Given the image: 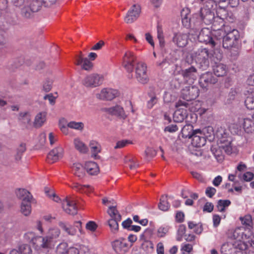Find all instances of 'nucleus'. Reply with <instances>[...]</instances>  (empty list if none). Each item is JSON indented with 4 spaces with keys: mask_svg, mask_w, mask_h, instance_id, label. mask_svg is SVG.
I'll return each instance as SVG.
<instances>
[{
    "mask_svg": "<svg viewBox=\"0 0 254 254\" xmlns=\"http://www.w3.org/2000/svg\"><path fill=\"white\" fill-rule=\"evenodd\" d=\"M53 81L52 80H46L43 84V89L46 92H49L52 87Z\"/></svg>",
    "mask_w": 254,
    "mask_h": 254,
    "instance_id": "680f3d73",
    "label": "nucleus"
},
{
    "mask_svg": "<svg viewBox=\"0 0 254 254\" xmlns=\"http://www.w3.org/2000/svg\"><path fill=\"white\" fill-rule=\"evenodd\" d=\"M209 57L208 49L206 48H200L192 54V62L196 64H204L206 63Z\"/></svg>",
    "mask_w": 254,
    "mask_h": 254,
    "instance_id": "6e6552de",
    "label": "nucleus"
},
{
    "mask_svg": "<svg viewBox=\"0 0 254 254\" xmlns=\"http://www.w3.org/2000/svg\"><path fill=\"white\" fill-rule=\"evenodd\" d=\"M142 249L147 253H151L153 250V244L150 241H144L141 245Z\"/></svg>",
    "mask_w": 254,
    "mask_h": 254,
    "instance_id": "79ce46f5",
    "label": "nucleus"
},
{
    "mask_svg": "<svg viewBox=\"0 0 254 254\" xmlns=\"http://www.w3.org/2000/svg\"><path fill=\"white\" fill-rule=\"evenodd\" d=\"M231 204V201L229 200L220 199L217 202L216 206L218 210L220 212H223L225 210L226 207Z\"/></svg>",
    "mask_w": 254,
    "mask_h": 254,
    "instance_id": "a19ab883",
    "label": "nucleus"
},
{
    "mask_svg": "<svg viewBox=\"0 0 254 254\" xmlns=\"http://www.w3.org/2000/svg\"><path fill=\"white\" fill-rule=\"evenodd\" d=\"M219 148H212L211 151L218 161H222L224 159V156L221 152V149H223L225 152L229 154L232 153V148L231 140L225 138L219 139Z\"/></svg>",
    "mask_w": 254,
    "mask_h": 254,
    "instance_id": "f03ea898",
    "label": "nucleus"
},
{
    "mask_svg": "<svg viewBox=\"0 0 254 254\" xmlns=\"http://www.w3.org/2000/svg\"><path fill=\"white\" fill-rule=\"evenodd\" d=\"M26 150V146L24 143H21L16 149V154L14 156L15 160L16 161L20 160L23 153Z\"/></svg>",
    "mask_w": 254,
    "mask_h": 254,
    "instance_id": "ea45409f",
    "label": "nucleus"
},
{
    "mask_svg": "<svg viewBox=\"0 0 254 254\" xmlns=\"http://www.w3.org/2000/svg\"><path fill=\"white\" fill-rule=\"evenodd\" d=\"M186 231V227L184 225H181L178 230L176 240L181 241Z\"/></svg>",
    "mask_w": 254,
    "mask_h": 254,
    "instance_id": "09e8293b",
    "label": "nucleus"
},
{
    "mask_svg": "<svg viewBox=\"0 0 254 254\" xmlns=\"http://www.w3.org/2000/svg\"><path fill=\"white\" fill-rule=\"evenodd\" d=\"M72 188L76 189L77 191H81L84 189V188H88L90 190H91V187L88 185H81L78 183H74L73 185Z\"/></svg>",
    "mask_w": 254,
    "mask_h": 254,
    "instance_id": "13d9d810",
    "label": "nucleus"
},
{
    "mask_svg": "<svg viewBox=\"0 0 254 254\" xmlns=\"http://www.w3.org/2000/svg\"><path fill=\"white\" fill-rule=\"evenodd\" d=\"M196 69L193 66L189 68L183 69L181 71V74L186 80L190 79L191 82L196 78Z\"/></svg>",
    "mask_w": 254,
    "mask_h": 254,
    "instance_id": "412c9836",
    "label": "nucleus"
},
{
    "mask_svg": "<svg viewBox=\"0 0 254 254\" xmlns=\"http://www.w3.org/2000/svg\"><path fill=\"white\" fill-rule=\"evenodd\" d=\"M68 127L76 130H81L84 128V124L82 122L71 121L67 124Z\"/></svg>",
    "mask_w": 254,
    "mask_h": 254,
    "instance_id": "37998d69",
    "label": "nucleus"
},
{
    "mask_svg": "<svg viewBox=\"0 0 254 254\" xmlns=\"http://www.w3.org/2000/svg\"><path fill=\"white\" fill-rule=\"evenodd\" d=\"M20 211L25 216H28L31 213V200L22 201L20 207Z\"/></svg>",
    "mask_w": 254,
    "mask_h": 254,
    "instance_id": "72a5a7b5",
    "label": "nucleus"
},
{
    "mask_svg": "<svg viewBox=\"0 0 254 254\" xmlns=\"http://www.w3.org/2000/svg\"><path fill=\"white\" fill-rule=\"evenodd\" d=\"M132 223V220L130 218H128L127 219H126V220L122 222V225L124 228L128 230L130 227L131 226V224Z\"/></svg>",
    "mask_w": 254,
    "mask_h": 254,
    "instance_id": "338daca9",
    "label": "nucleus"
},
{
    "mask_svg": "<svg viewBox=\"0 0 254 254\" xmlns=\"http://www.w3.org/2000/svg\"><path fill=\"white\" fill-rule=\"evenodd\" d=\"M103 111L108 112L111 114L120 117L123 119H125L126 117L123 108L119 105L111 108H104L103 109Z\"/></svg>",
    "mask_w": 254,
    "mask_h": 254,
    "instance_id": "4be33fe9",
    "label": "nucleus"
},
{
    "mask_svg": "<svg viewBox=\"0 0 254 254\" xmlns=\"http://www.w3.org/2000/svg\"><path fill=\"white\" fill-rule=\"evenodd\" d=\"M98 227L97 224L92 221L88 222L85 226L86 229L92 232H95Z\"/></svg>",
    "mask_w": 254,
    "mask_h": 254,
    "instance_id": "5fc2aeb1",
    "label": "nucleus"
},
{
    "mask_svg": "<svg viewBox=\"0 0 254 254\" xmlns=\"http://www.w3.org/2000/svg\"><path fill=\"white\" fill-rule=\"evenodd\" d=\"M30 247L27 244H22L19 247V254H32Z\"/></svg>",
    "mask_w": 254,
    "mask_h": 254,
    "instance_id": "49530a36",
    "label": "nucleus"
},
{
    "mask_svg": "<svg viewBox=\"0 0 254 254\" xmlns=\"http://www.w3.org/2000/svg\"><path fill=\"white\" fill-rule=\"evenodd\" d=\"M189 15V10L188 9H183L181 12V16H182V23L183 25L189 28L191 26V23L195 24L194 19L195 18H197L198 15L197 14H195L193 16V17L191 18H189L188 15Z\"/></svg>",
    "mask_w": 254,
    "mask_h": 254,
    "instance_id": "aec40b11",
    "label": "nucleus"
},
{
    "mask_svg": "<svg viewBox=\"0 0 254 254\" xmlns=\"http://www.w3.org/2000/svg\"><path fill=\"white\" fill-rule=\"evenodd\" d=\"M238 177L241 180H243L246 182L251 181L254 178V174L252 172H247L242 175L241 174H238Z\"/></svg>",
    "mask_w": 254,
    "mask_h": 254,
    "instance_id": "864d4df0",
    "label": "nucleus"
},
{
    "mask_svg": "<svg viewBox=\"0 0 254 254\" xmlns=\"http://www.w3.org/2000/svg\"><path fill=\"white\" fill-rule=\"evenodd\" d=\"M118 92L117 90L112 88H105L100 93L96 94L97 99L102 100H112L117 97Z\"/></svg>",
    "mask_w": 254,
    "mask_h": 254,
    "instance_id": "9b49d317",
    "label": "nucleus"
},
{
    "mask_svg": "<svg viewBox=\"0 0 254 254\" xmlns=\"http://www.w3.org/2000/svg\"><path fill=\"white\" fill-rule=\"evenodd\" d=\"M135 77L137 81L142 84H145L148 81L146 64H136Z\"/></svg>",
    "mask_w": 254,
    "mask_h": 254,
    "instance_id": "1a4fd4ad",
    "label": "nucleus"
},
{
    "mask_svg": "<svg viewBox=\"0 0 254 254\" xmlns=\"http://www.w3.org/2000/svg\"><path fill=\"white\" fill-rule=\"evenodd\" d=\"M37 237V236H36L35 234L32 232H28L24 235V239L27 242L31 243L34 246H35V240Z\"/></svg>",
    "mask_w": 254,
    "mask_h": 254,
    "instance_id": "de8ad7c7",
    "label": "nucleus"
},
{
    "mask_svg": "<svg viewBox=\"0 0 254 254\" xmlns=\"http://www.w3.org/2000/svg\"><path fill=\"white\" fill-rule=\"evenodd\" d=\"M240 219L242 223L246 226H250L252 223V218L250 215H246L243 218H241Z\"/></svg>",
    "mask_w": 254,
    "mask_h": 254,
    "instance_id": "4d7b16f0",
    "label": "nucleus"
},
{
    "mask_svg": "<svg viewBox=\"0 0 254 254\" xmlns=\"http://www.w3.org/2000/svg\"><path fill=\"white\" fill-rule=\"evenodd\" d=\"M199 42L208 45L213 50L218 49L220 46V41L207 28H202L197 35Z\"/></svg>",
    "mask_w": 254,
    "mask_h": 254,
    "instance_id": "f257e3e1",
    "label": "nucleus"
},
{
    "mask_svg": "<svg viewBox=\"0 0 254 254\" xmlns=\"http://www.w3.org/2000/svg\"><path fill=\"white\" fill-rule=\"evenodd\" d=\"M60 234V230L58 228H52L49 230L47 236L53 242L59 237Z\"/></svg>",
    "mask_w": 254,
    "mask_h": 254,
    "instance_id": "58836bf2",
    "label": "nucleus"
},
{
    "mask_svg": "<svg viewBox=\"0 0 254 254\" xmlns=\"http://www.w3.org/2000/svg\"><path fill=\"white\" fill-rule=\"evenodd\" d=\"M213 70L216 76H222L225 75L227 68L226 64H214L213 66Z\"/></svg>",
    "mask_w": 254,
    "mask_h": 254,
    "instance_id": "c756f323",
    "label": "nucleus"
},
{
    "mask_svg": "<svg viewBox=\"0 0 254 254\" xmlns=\"http://www.w3.org/2000/svg\"><path fill=\"white\" fill-rule=\"evenodd\" d=\"M246 99L245 104L247 109L254 110V91L248 90L245 94Z\"/></svg>",
    "mask_w": 254,
    "mask_h": 254,
    "instance_id": "b1692460",
    "label": "nucleus"
},
{
    "mask_svg": "<svg viewBox=\"0 0 254 254\" xmlns=\"http://www.w3.org/2000/svg\"><path fill=\"white\" fill-rule=\"evenodd\" d=\"M64 149L61 147H58L53 149L49 152L47 156V160L50 163H53L60 158H62L63 155Z\"/></svg>",
    "mask_w": 254,
    "mask_h": 254,
    "instance_id": "6ab92c4d",
    "label": "nucleus"
},
{
    "mask_svg": "<svg viewBox=\"0 0 254 254\" xmlns=\"http://www.w3.org/2000/svg\"><path fill=\"white\" fill-rule=\"evenodd\" d=\"M15 234L14 230L11 228H0V240L3 241H7L12 239Z\"/></svg>",
    "mask_w": 254,
    "mask_h": 254,
    "instance_id": "5701e85b",
    "label": "nucleus"
},
{
    "mask_svg": "<svg viewBox=\"0 0 254 254\" xmlns=\"http://www.w3.org/2000/svg\"><path fill=\"white\" fill-rule=\"evenodd\" d=\"M141 13V7L138 4H133L128 10L124 18L126 23L130 24L136 21Z\"/></svg>",
    "mask_w": 254,
    "mask_h": 254,
    "instance_id": "39448f33",
    "label": "nucleus"
},
{
    "mask_svg": "<svg viewBox=\"0 0 254 254\" xmlns=\"http://www.w3.org/2000/svg\"><path fill=\"white\" fill-rule=\"evenodd\" d=\"M18 198L22 200V201L31 200L32 196L30 193L25 189H19L16 191Z\"/></svg>",
    "mask_w": 254,
    "mask_h": 254,
    "instance_id": "cd10ccee",
    "label": "nucleus"
},
{
    "mask_svg": "<svg viewBox=\"0 0 254 254\" xmlns=\"http://www.w3.org/2000/svg\"><path fill=\"white\" fill-rule=\"evenodd\" d=\"M85 167L79 163H74L72 166V170L74 174L79 179H82L85 176Z\"/></svg>",
    "mask_w": 254,
    "mask_h": 254,
    "instance_id": "bb28decb",
    "label": "nucleus"
},
{
    "mask_svg": "<svg viewBox=\"0 0 254 254\" xmlns=\"http://www.w3.org/2000/svg\"><path fill=\"white\" fill-rule=\"evenodd\" d=\"M170 227L168 226H162L157 230V236L162 238L165 236L168 232Z\"/></svg>",
    "mask_w": 254,
    "mask_h": 254,
    "instance_id": "8fccbe9b",
    "label": "nucleus"
},
{
    "mask_svg": "<svg viewBox=\"0 0 254 254\" xmlns=\"http://www.w3.org/2000/svg\"><path fill=\"white\" fill-rule=\"evenodd\" d=\"M199 90L197 86L190 85L184 87L181 91V97L186 102L194 100L199 95Z\"/></svg>",
    "mask_w": 254,
    "mask_h": 254,
    "instance_id": "20e7f679",
    "label": "nucleus"
},
{
    "mask_svg": "<svg viewBox=\"0 0 254 254\" xmlns=\"http://www.w3.org/2000/svg\"><path fill=\"white\" fill-rule=\"evenodd\" d=\"M103 81V77L97 74H92L86 76L83 80V85L86 87L94 88L100 86Z\"/></svg>",
    "mask_w": 254,
    "mask_h": 254,
    "instance_id": "423d86ee",
    "label": "nucleus"
},
{
    "mask_svg": "<svg viewBox=\"0 0 254 254\" xmlns=\"http://www.w3.org/2000/svg\"><path fill=\"white\" fill-rule=\"evenodd\" d=\"M146 158H153L156 155V151L152 148L148 147L144 152Z\"/></svg>",
    "mask_w": 254,
    "mask_h": 254,
    "instance_id": "6e6d98bb",
    "label": "nucleus"
},
{
    "mask_svg": "<svg viewBox=\"0 0 254 254\" xmlns=\"http://www.w3.org/2000/svg\"><path fill=\"white\" fill-rule=\"evenodd\" d=\"M188 102L179 100L176 103L175 107L178 108L174 114L173 119L175 122L181 123L187 118L188 114L186 109L189 108Z\"/></svg>",
    "mask_w": 254,
    "mask_h": 254,
    "instance_id": "7ed1b4c3",
    "label": "nucleus"
},
{
    "mask_svg": "<svg viewBox=\"0 0 254 254\" xmlns=\"http://www.w3.org/2000/svg\"><path fill=\"white\" fill-rule=\"evenodd\" d=\"M73 144L75 149L80 153H85L88 151V147L79 138H75Z\"/></svg>",
    "mask_w": 254,
    "mask_h": 254,
    "instance_id": "7c9ffc66",
    "label": "nucleus"
},
{
    "mask_svg": "<svg viewBox=\"0 0 254 254\" xmlns=\"http://www.w3.org/2000/svg\"><path fill=\"white\" fill-rule=\"evenodd\" d=\"M129 142L127 140H123L117 142L116 145L115 146V149L121 148L126 146Z\"/></svg>",
    "mask_w": 254,
    "mask_h": 254,
    "instance_id": "774afa93",
    "label": "nucleus"
},
{
    "mask_svg": "<svg viewBox=\"0 0 254 254\" xmlns=\"http://www.w3.org/2000/svg\"><path fill=\"white\" fill-rule=\"evenodd\" d=\"M64 210L68 214L75 215L77 213L76 201L71 197H66L62 202Z\"/></svg>",
    "mask_w": 254,
    "mask_h": 254,
    "instance_id": "0eeeda50",
    "label": "nucleus"
},
{
    "mask_svg": "<svg viewBox=\"0 0 254 254\" xmlns=\"http://www.w3.org/2000/svg\"><path fill=\"white\" fill-rule=\"evenodd\" d=\"M97 57L96 53L94 52L90 53L88 57L86 58H83L82 54L80 52V54L77 57V64H89L90 62L94 61Z\"/></svg>",
    "mask_w": 254,
    "mask_h": 254,
    "instance_id": "393cba45",
    "label": "nucleus"
},
{
    "mask_svg": "<svg viewBox=\"0 0 254 254\" xmlns=\"http://www.w3.org/2000/svg\"><path fill=\"white\" fill-rule=\"evenodd\" d=\"M217 81V78L213 74L208 72L203 74L199 80V84L203 89H207V87L215 84Z\"/></svg>",
    "mask_w": 254,
    "mask_h": 254,
    "instance_id": "ddd939ff",
    "label": "nucleus"
},
{
    "mask_svg": "<svg viewBox=\"0 0 254 254\" xmlns=\"http://www.w3.org/2000/svg\"><path fill=\"white\" fill-rule=\"evenodd\" d=\"M85 169L86 172L91 175H97L99 171L97 164L92 161L86 162L85 164Z\"/></svg>",
    "mask_w": 254,
    "mask_h": 254,
    "instance_id": "a878e982",
    "label": "nucleus"
},
{
    "mask_svg": "<svg viewBox=\"0 0 254 254\" xmlns=\"http://www.w3.org/2000/svg\"><path fill=\"white\" fill-rule=\"evenodd\" d=\"M239 37V32L236 29H233L231 31L228 32L225 36V40L230 39L231 41L235 42L238 39Z\"/></svg>",
    "mask_w": 254,
    "mask_h": 254,
    "instance_id": "a18cd8bd",
    "label": "nucleus"
},
{
    "mask_svg": "<svg viewBox=\"0 0 254 254\" xmlns=\"http://www.w3.org/2000/svg\"><path fill=\"white\" fill-rule=\"evenodd\" d=\"M59 225L60 226V227L62 229H63V230H64L69 235L74 236L76 234V229H75V227L77 228L78 229L81 234H83L84 233V232L82 229L81 222L80 221L75 222L74 227L69 225H67L63 222H59Z\"/></svg>",
    "mask_w": 254,
    "mask_h": 254,
    "instance_id": "9d476101",
    "label": "nucleus"
},
{
    "mask_svg": "<svg viewBox=\"0 0 254 254\" xmlns=\"http://www.w3.org/2000/svg\"><path fill=\"white\" fill-rule=\"evenodd\" d=\"M26 2L34 12L38 11L41 6V2L38 0H27Z\"/></svg>",
    "mask_w": 254,
    "mask_h": 254,
    "instance_id": "4c0bfd02",
    "label": "nucleus"
},
{
    "mask_svg": "<svg viewBox=\"0 0 254 254\" xmlns=\"http://www.w3.org/2000/svg\"><path fill=\"white\" fill-rule=\"evenodd\" d=\"M167 195L161 196L158 204L159 209L163 211H168L170 207V204L167 201Z\"/></svg>",
    "mask_w": 254,
    "mask_h": 254,
    "instance_id": "f704fd0d",
    "label": "nucleus"
},
{
    "mask_svg": "<svg viewBox=\"0 0 254 254\" xmlns=\"http://www.w3.org/2000/svg\"><path fill=\"white\" fill-rule=\"evenodd\" d=\"M121 215H118L117 218H111L108 220V225L112 233H115L118 231V223L121 220Z\"/></svg>",
    "mask_w": 254,
    "mask_h": 254,
    "instance_id": "c85d7f7f",
    "label": "nucleus"
},
{
    "mask_svg": "<svg viewBox=\"0 0 254 254\" xmlns=\"http://www.w3.org/2000/svg\"><path fill=\"white\" fill-rule=\"evenodd\" d=\"M178 130V127L176 125H171L167 126L164 128L165 132L168 131L171 133L175 132Z\"/></svg>",
    "mask_w": 254,
    "mask_h": 254,
    "instance_id": "e2e57ef3",
    "label": "nucleus"
},
{
    "mask_svg": "<svg viewBox=\"0 0 254 254\" xmlns=\"http://www.w3.org/2000/svg\"><path fill=\"white\" fill-rule=\"evenodd\" d=\"M68 249L67 244L62 243L57 247V253L58 254H65Z\"/></svg>",
    "mask_w": 254,
    "mask_h": 254,
    "instance_id": "603ef678",
    "label": "nucleus"
},
{
    "mask_svg": "<svg viewBox=\"0 0 254 254\" xmlns=\"http://www.w3.org/2000/svg\"><path fill=\"white\" fill-rule=\"evenodd\" d=\"M189 34L183 32H176L174 34L172 41L178 47L183 48L188 43Z\"/></svg>",
    "mask_w": 254,
    "mask_h": 254,
    "instance_id": "f8f14e48",
    "label": "nucleus"
},
{
    "mask_svg": "<svg viewBox=\"0 0 254 254\" xmlns=\"http://www.w3.org/2000/svg\"><path fill=\"white\" fill-rule=\"evenodd\" d=\"M112 247L114 251L119 254H124L128 250L127 240L124 238H120L112 243Z\"/></svg>",
    "mask_w": 254,
    "mask_h": 254,
    "instance_id": "2eb2a0df",
    "label": "nucleus"
},
{
    "mask_svg": "<svg viewBox=\"0 0 254 254\" xmlns=\"http://www.w3.org/2000/svg\"><path fill=\"white\" fill-rule=\"evenodd\" d=\"M89 146L92 155L96 157L101 151L100 145L97 141L91 140L89 143Z\"/></svg>",
    "mask_w": 254,
    "mask_h": 254,
    "instance_id": "e433bc0d",
    "label": "nucleus"
},
{
    "mask_svg": "<svg viewBox=\"0 0 254 254\" xmlns=\"http://www.w3.org/2000/svg\"><path fill=\"white\" fill-rule=\"evenodd\" d=\"M104 45H105V42L102 40H100L97 43H96L95 45H94L91 48V50H93V51L100 50L104 46Z\"/></svg>",
    "mask_w": 254,
    "mask_h": 254,
    "instance_id": "0e129e2a",
    "label": "nucleus"
},
{
    "mask_svg": "<svg viewBox=\"0 0 254 254\" xmlns=\"http://www.w3.org/2000/svg\"><path fill=\"white\" fill-rule=\"evenodd\" d=\"M213 204L211 202H207L205 204L203 208V211L207 212H211L213 211Z\"/></svg>",
    "mask_w": 254,
    "mask_h": 254,
    "instance_id": "69168bd1",
    "label": "nucleus"
},
{
    "mask_svg": "<svg viewBox=\"0 0 254 254\" xmlns=\"http://www.w3.org/2000/svg\"><path fill=\"white\" fill-rule=\"evenodd\" d=\"M243 128L248 133L254 132V122L250 118L244 119Z\"/></svg>",
    "mask_w": 254,
    "mask_h": 254,
    "instance_id": "473e14b6",
    "label": "nucleus"
},
{
    "mask_svg": "<svg viewBox=\"0 0 254 254\" xmlns=\"http://www.w3.org/2000/svg\"><path fill=\"white\" fill-rule=\"evenodd\" d=\"M46 120V114L45 112L38 113L35 118L34 126L36 127H41Z\"/></svg>",
    "mask_w": 254,
    "mask_h": 254,
    "instance_id": "2f4dec72",
    "label": "nucleus"
},
{
    "mask_svg": "<svg viewBox=\"0 0 254 254\" xmlns=\"http://www.w3.org/2000/svg\"><path fill=\"white\" fill-rule=\"evenodd\" d=\"M197 130H193L192 126L190 125H187L182 128V133L183 136L185 137L190 138L195 132H196Z\"/></svg>",
    "mask_w": 254,
    "mask_h": 254,
    "instance_id": "c9c22d12",
    "label": "nucleus"
},
{
    "mask_svg": "<svg viewBox=\"0 0 254 254\" xmlns=\"http://www.w3.org/2000/svg\"><path fill=\"white\" fill-rule=\"evenodd\" d=\"M190 138H192V145L196 147H200L205 144V137L199 129H197Z\"/></svg>",
    "mask_w": 254,
    "mask_h": 254,
    "instance_id": "a211bd4d",
    "label": "nucleus"
},
{
    "mask_svg": "<svg viewBox=\"0 0 254 254\" xmlns=\"http://www.w3.org/2000/svg\"><path fill=\"white\" fill-rule=\"evenodd\" d=\"M216 192V190L212 187H208L205 190V194L206 195L211 198Z\"/></svg>",
    "mask_w": 254,
    "mask_h": 254,
    "instance_id": "052dcab7",
    "label": "nucleus"
},
{
    "mask_svg": "<svg viewBox=\"0 0 254 254\" xmlns=\"http://www.w3.org/2000/svg\"><path fill=\"white\" fill-rule=\"evenodd\" d=\"M135 57L134 56L132 53L130 52H127L123 58V61L124 64H132L135 62Z\"/></svg>",
    "mask_w": 254,
    "mask_h": 254,
    "instance_id": "c03bdc74",
    "label": "nucleus"
},
{
    "mask_svg": "<svg viewBox=\"0 0 254 254\" xmlns=\"http://www.w3.org/2000/svg\"><path fill=\"white\" fill-rule=\"evenodd\" d=\"M234 41H231L230 39H227L225 40V36L223 37V47L224 48H229L232 47L235 44Z\"/></svg>",
    "mask_w": 254,
    "mask_h": 254,
    "instance_id": "bf43d9fd",
    "label": "nucleus"
},
{
    "mask_svg": "<svg viewBox=\"0 0 254 254\" xmlns=\"http://www.w3.org/2000/svg\"><path fill=\"white\" fill-rule=\"evenodd\" d=\"M52 243L47 236L45 237L37 236L35 240L34 247L37 250L42 248L48 249L51 247Z\"/></svg>",
    "mask_w": 254,
    "mask_h": 254,
    "instance_id": "dca6fc26",
    "label": "nucleus"
},
{
    "mask_svg": "<svg viewBox=\"0 0 254 254\" xmlns=\"http://www.w3.org/2000/svg\"><path fill=\"white\" fill-rule=\"evenodd\" d=\"M12 2L16 6H21L22 4H24L21 9V14L26 18H29L34 12L25 0H12Z\"/></svg>",
    "mask_w": 254,
    "mask_h": 254,
    "instance_id": "f3484780",
    "label": "nucleus"
},
{
    "mask_svg": "<svg viewBox=\"0 0 254 254\" xmlns=\"http://www.w3.org/2000/svg\"><path fill=\"white\" fill-rule=\"evenodd\" d=\"M107 213L111 216V218H117L118 215H121L116 209V206H109Z\"/></svg>",
    "mask_w": 254,
    "mask_h": 254,
    "instance_id": "3c124183",
    "label": "nucleus"
},
{
    "mask_svg": "<svg viewBox=\"0 0 254 254\" xmlns=\"http://www.w3.org/2000/svg\"><path fill=\"white\" fill-rule=\"evenodd\" d=\"M206 6V8H202L200 10L201 15L198 17V21L200 22L203 21V22L206 24L209 25L215 19L214 13L211 12L210 9Z\"/></svg>",
    "mask_w": 254,
    "mask_h": 254,
    "instance_id": "4468645a",
    "label": "nucleus"
}]
</instances>
